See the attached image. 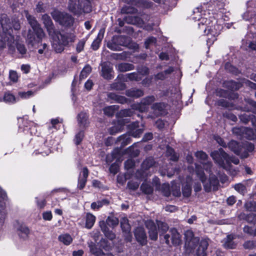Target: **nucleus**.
Returning a JSON list of instances; mask_svg holds the SVG:
<instances>
[{
	"mask_svg": "<svg viewBox=\"0 0 256 256\" xmlns=\"http://www.w3.org/2000/svg\"><path fill=\"white\" fill-rule=\"evenodd\" d=\"M0 23L2 28V34H0V48H4L7 44L9 50L12 53L15 50V46L19 53L22 56L26 54V49L24 46L21 44L15 42L14 36L12 34V28L14 30H18L20 28L19 20L17 18H13L10 22L6 16H2Z\"/></svg>",
	"mask_w": 256,
	"mask_h": 256,
	"instance_id": "nucleus-1",
	"label": "nucleus"
},
{
	"mask_svg": "<svg viewBox=\"0 0 256 256\" xmlns=\"http://www.w3.org/2000/svg\"><path fill=\"white\" fill-rule=\"evenodd\" d=\"M42 20L50 36L52 47L56 52H61L64 50V46L74 41L75 36L74 34L62 35L56 31L48 15H42Z\"/></svg>",
	"mask_w": 256,
	"mask_h": 256,
	"instance_id": "nucleus-2",
	"label": "nucleus"
},
{
	"mask_svg": "<svg viewBox=\"0 0 256 256\" xmlns=\"http://www.w3.org/2000/svg\"><path fill=\"white\" fill-rule=\"evenodd\" d=\"M195 156L204 168L205 171L210 174L209 180L206 181L204 170L200 166L196 164V174L202 182L205 190L209 192L212 188L216 190L219 184L218 180L215 176L210 174L212 163L207 161V154L202 151H198L196 153Z\"/></svg>",
	"mask_w": 256,
	"mask_h": 256,
	"instance_id": "nucleus-3",
	"label": "nucleus"
},
{
	"mask_svg": "<svg viewBox=\"0 0 256 256\" xmlns=\"http://www.w3.org/2000/svg\"><path fill=\"white\" fill-rule=\"evenodd\" d=\"M198 26L208 36V44H212L216 40L222 28V20L216 19L214 16L202 18L200 23H198Z\"/></svg>",
	"mask_w": 256,
	"mask_h": 256,
	"instance_id": "nucleus-4",
	"label": "nucleus"
},
{
	"mask_svg": "<svg viewBox=\"0 0 256 256\" xmlns=\"http://www.w3.org/2000/svg\"><path fill=\"white\" fill-rule=\"evenodd\" d=\"M24 14L33 30V32L31 30L28 31L27 42L28 44L34 46L42 40L44 36V33L36 18L29 14L28 11L24 10Z\"/></svg>",
	"mask_w": 256,
	"mask_h": 256,
	"instance_id": "nucleus-5",
	"label": "nucleus"
},
{
	"mask_svg": "<svg viewBox=\"0 0 256 256\" xmlns=\"http://www.w3.org/2000/svg\"><path fill=\"white\" fill-rule=\"evenodd\" d=\"M210 156L217 164L226 170H230L231 162L235 164L239 163L238 158L229 156L222 148L212 152Z\"/></svg>",
	"mask_w": 256,
	"mask_h": 256,
	"instance_id": "nucleus-6",
	"label": "nucleus"
},
{
	"mask_svg": "<svg viewBox=\"0 0 256 256\" xmlns=\"http://www.w3.org/2000/svg\"><path fill=\"white\" fill-rule=\"evenodd\" d=\"M88 2L86 0H69L68 8L70 11L75 14H80L82 12H88L90 8L88 5L85 6Z\"/></svg>",
	"mask_w": 256,
	"mask_h": 256,
	"instance_id": "nucleus-7",
	"label": "nucleus"
},
{
	"mask_svg": "<svg viewBox=\"0 0 256 256\" xmlns=\"http://www.w3.org/2000/svg\"><path fill=\"white\" fill-rule=\"evenodd\" d=\"M51 15L53 19L62 26H70L73 24L74 18L68 14L54 10L51 12Z\"/></svg>",
	"mask_w": 256,
	"mask_h": 256,
	"instance_id": "nucleus-8",
	"label": "nucleus"
},
{
	"mask_svg": "<svg viewBox=\"0 0 256 256\" xmlns=\"http://www.w3.org/2000/svg\"><path fill=\"white\" fill-rule=\"evenodd\" d=\"M212 7L210 4H204L203 6H200V7H198L194 9L193 11V14L192 16V18L194 20H198L199 22L198 23H200V20L203 18H208V16L207 17H202V10H205V9L208 10V11H213L214 10H210V8Z\"/></svg>",
	"mask_w": 256,
	"mask_h": 256,
	"instance_id": "nucleus-9",
	"label": "nucleus"
},
{
	"mask_svg": "<svg viewBox=\"0 0 256 256\" xmlns=\"http://www.w3.org/2000/svg\"><path fill=\"white\" fill-rule=\"evenodd\" d=\"M120 225L122 230L124 233L125 240L127 242H131L132 236L130 234V226L126 218H122L120 220Z\"/></svg>",
	"mask_w": 256,
	"mask_h": 256,
	"instance_id": "nucleus-10",
	"label": "nucleus"
},
{
	"mask_svg": "<svg viewBox=\"0 0 256 256\" xmlns=\"http://www.w3.org/2000/svg\"><path fill=\"white\" fill-rule=\"evenodd\" d=\"M6 197V192L0 188V224L4 222L6 216L4 200Z\"/></svg>",
	"mask_w": 256,
	"mask_h": 256,
	"instance_id": "nucleus-11",
	"label": "nucleus"
},
{
	"mask_svg": "<svg viewBox=\"0 0 256 256\" xmlns=\"http://www.w3.org/2000/svg\"><path fill=\"white\" fill-rule=\"evenodd\" d=\"M135 238L141 245H146L147 243V237L144 228L139 227L134 231Z\"/></svg>",
	"mask_w": 256,
	"mask_h": 256,
	"instance_id": "nucleus-12",
	"label": "nucleus"
},
{
	"mask_svg": "<svg viewBox=\"0 0 256 256\" xmlns=\"http://www.w3.org/2000/svg\"><path fill=\"white\" fill-rule=\"evenodd\" d=\"M146 226L148 230L150 238L154 240H156L158 238V230L154 222L152 220H148L146 222Z\"/></svg>",
	"mask_w": 256,
	"mask_h": 256,
	"instance_id": "nucleus-13",
	"label": "nucleus"
},
{
	"mask_svg": "<svg viewBox=\"0 0 256 256\" xmlns=\"http://www.w3.org/2000/svg\"><path fill=\"white\" fill-rule=\"evenodd\" d=\"M102 76L106 79H111L113 78L112 68L110 63L104 62L102 64Z\"/></svg>",
	"mask_w": 256,
	"mask_h": 256,
	"instance_id": "nucleus-14",
	"label": "nucleus"
},
{
	"mask_svg": "<svg viewBox=\"0 0 256 256\" xmlns=\"http://www.w3.org/2000/svg\"><path fill=\"white\" fill-rule=\"evenodd\" d=\"M155 100V98L154 96H148L142 100L140 104H139L137 108L140 112H144L146 110L147 106L150 104L152 102H153Z\"/></svg>",
	"mask_w": 256,
	"mask_h": 256,
	"instance_id": "nucleus-15",
	"label": "nucleus"
},
{
	"mask_svg": "<svg viewBox=\"0 0 256 256\" xmlns=\"http://www.w3.org/2000/svg\"><path fill=\"white\" fill-rule=\"evenodd\" d=\"M88 172L86 168H84L82 172H80L78 182V187L80 189H82L84 187L88 176Z\"/></svg>",
	"mask_w": 256,
	"mask_h": 256,
	"instance_id": "nucleus-16",
	"label": "nucleus"
},
{
	"mask_svg": "<svg viewBox=\"0 0 256 256\" xmlns=\"http://www.w3.org/2000/svg\"><path fill=\"white\" fill-rule=\"evenodd\" d=\"M130 134L134 138L140 137L144 131L143 128H139L138 122L132 124L130 126Z\"/></svg>",
	"mask_w": 256,
	"mask_h": 256,
	"instance_id": "nucleus-17",
	"label": "nucleus"
},
{
	"mask_svg": "<svg viewBox=\"0 0 256 256\" xmlns=\"http://www.w3.org/2000/svg\"><path fill=\"white\" fill-rule=\"evenodd\" d=\"M136 176L138 179L136 182L131 181L128 182V186L130 189L135 190L138 188L140 185V180L144 178V176L141 171H138L136 174Z\"/></svg>",
	"mask_w": 256,
	"mask_h": 256,
	"instance_id": "nucleus-18",
	"label": "nucleus"
},
{
	"mask_svg": "<svg viewBox=\"0 0 256 256\" xmlns=\"http://www.w3.org/2000/svg\"><path fill=\"white\" fill-rule=\"evenodd\" d=\"M122 39L120 37L114 36L112 39L107 43V46L112 50L120 51L121 50L118 44V42Z\"/></svg>",
	"mask_w": 256,
	"mask_h": 256,
	"instance_id": "nucleus-19",
	"label": "nucleus"
},
{
	"mask_svg": "<svg viewBox=\"0 0 256 256\" xmlns=\"http://www.w3.org/2000/svg\"><path fill=\"white\" fill-rule=\"evenodd\" d=\"M88 116L85 112H81L78 116V121L80 126L84 128L87 126Z\"/></svg>",
	"mask_w": 256,
	"mask_h": 256,
	"instance_id": "nucleus-20",
	"label": "nucleus"
},
{
	"mask_svg": "<svg viewBox=\"0 0 256 256\" xmlns=\"http://www.w3.org/2000/svg\"><path fill=\"white\" fill-rule=\"evenodd\" d=\"M172 234V241L174 244L179 245L181 242V236L176 228L170 230Z\"/></svg>",
	"mask_w": 256,
	"mask_h": 256,
	"instance_id": "nucleus-21",
	"label": "nucleus"
},
{
	"mask_svg": "<svg viewBox=\"0 0 256 256\" xmlns=\"http://www.w3.org/2000/svg\"><path fill=\"white\" fill-rule=\"evenodd\" d=\"M104 30H100L96 38L94 40L92 44V48L94 50H96L98 48L100 44L104 38Z\"/></svg>",
	"mask_w": 256,
	"mask_h": 256,
	"instance_id": "nucleus-22",
	"label": "nucleus"
},
{
	"mask_svg": "<svg viewBox=\"0 0 256 256\" xmlns=\"http://www.w3.org/2000/svg\"><path fill=\"white\" fill-rule=\"evenodd\" d=\"M3 101L6 103L14 104L18 101V98H16L10 92H6L4 95Z\"/></svg>",
	"mask_w": 256,
	"mask_h": 256,
	"instance_id": "nucleus-23",
	"label": "nucleus"
},
{
	"mask_svg": "<svg viewBox=\"0 0 256 256\" xmlns=\"http://www.w3.org/2000/svg\"><path fill=\"white\" fill-rule=\"evenodd\" d=\"M154 162L152 158H146L142 164V170H140L142 172V174L144 176L146 173V172H144V170H147L148 169L150 168L152 166H154Z\"/></svg>",
	"mask_w": 256,
	"mask_h": 256,
	"instance_id": "nucleus-24",
	"label": "nucleus"
},
{
	"mask_svg": "<svg viewBox=\"0 0 256 256\" xmlns=\"http://www.w3.org/2000/svg\"><path fill=\"white\" fill-rule=\"evenodd\" d=\"M228 146L234 154L238 156H240L242 147L236 142L234 140L230 141L228 144Z\"/></svg>",
	"mask_w": 256,
	"mask_h": 256,
	"instance_id": "nucleus-25",
	"label": "nucleus"
},
{
	"mask_svg": "<svg viewBox=\"0 0 256 256\" xmlns=\"http://www.w3.org/2000/svg\"><path fill=\"white\" fill-rule=\"evenodd\" d=\"M184 236L186 240V242L188 243L189 245L190 243L194 244L198 241V240L194 237L193 232L191 230H187L184 233Z\"/></svg>",
	"mask_w": 256,
	"mask_h": 256,
	"instance_id": "nucleus-26",
	"label": "nucleus"
},
{
	"mask_svg": "<svg viewBox=\"0 0 256 256\" xmlns=\"http://www.w3.org/2000/svg\"><path fill=\"white\" fill-rule=\"evenodd\" d=\"M30 233V230L25 226H21L18 230V234L23 240H26Z\"/></svg>",
	"mask_w": 256,
	"mask_h": 256,
	"instance_id": "nucleus-27",
	"label": "nucleus"
},
{
	"mask_svg": "<svg viewBox=\"0 0 256 256\" xmlns=\"http://www.w3.org/2000/svg\"><path fill=\"white\" fill-rule=\"evenodd\" d=\"M144 92L142 90L136 88H132L126 92V96L136 98L142 96Z\"/></svg>",
	"mask_w": 256,
	"mask_h": 256,
	"instance_id": "nucleus-28",
	"label": "nucleus"
},
{
	"mask_svg": "<svg viewBox=\"0 0 256 256\" xmlns=\"http://www.w3.org/2000/svg\"><path fill=\"white\" fill-rule=\"evenodd\" d=\"M96 222V216L92 214L88 213L86 216V227L88 229L91 228Z\"/></svg>",
	"mask_w": 256,
	"mask_h": 256,
	"instance_id": "nucleus-29",
	"label": "nucleus"
},
{
	"mask_svg": "<svg viewBox=\"0 0 256 256\" xmlns=\"http://www.w3.org/2000/svg\"><path fill=\"white\" fill-rule=\"evenodd\" d=\"M117 70L122 72H125L134 69L132 64L128 63H121L116 66Z\"/></svg>",
	"mask_w": 256,
	"mask_h": 256,
	"instance_id": "nucleus-30",
	"label": "nucleus"
},
{
	"mask_svg": "<svg viewBox=\"0 0 256 256\" xmlns=\"http://www.w3.org/2000/svg\"><path fill=\"white\" fill-rule=\"evenodd\" d=\"M58 240L65 245H69L72 243V238L70 234H64L58 236Z\"/></svg>",
	"mask_w": 256,
	"mask_h": 256,
	"instance_id": "nucleus-31",
	"label": "nucleus"
},
{
	"mask_svg": "<svg viewBox=\"0 0 256 256\" xmlns=\"http://www.w3.org/2000/svg\"><path fill=\"white\" fill-rule=\"evenodd\" d=\"M243 131L244 132V137L248 139L253 140L256 136L254 130L251 128L244 127L243 128Z\"/></svg>",
	"mask_w": 256,
	"mask_h": 256,
	"instance_id": "nucleus-32",
	"label": "nucleus"
},
{
	"mask_svg": "<svg viewBox=\"0 0 256 256\" xmlns=\"http://www.w3.org/2000/svg\"><path fill=\"white\" fill-rule=\"evenodd\" d=\"M108 96L112 98L118 102L120 104L126 103L127 101L126 98L124 96H118L116 94L114 93H110L108 94Z\"/></svg>",
	"mask_w": 256,
	"mask_h": 256,
	"instance_id": "nucleus-33",
	"label": "nucleus"
},
{
	"mask_svg": "<svg viewBox=\"0 0 256 256\" xmlns=\"http://www.w3.org/2000/svg\"><path fill=\"white\" fill-rule=\"evenodd\" d=\"M90 252L96 256H114L112 254H105L100 250H98L93 245H90Z\"/></svg>",
	"mask_w": 256,
	"mask_h": 256,
	"instance_id": "nucleus-34",
	"label": "nucleus"
},
{
	"mask_svg": "<svg viewBox=\"0 0 256 256\" xmlns=\"http://www.w3.org/2000/svg\"><path fill=\"white\" fill-rule=\"evenodd\" d=\"M224 84L232 90H238L240 88V84H237L232 80L226 82H224Z\"/></svg>",
	"mask_w": 256,
	"mask_h": 256,
	"instance_id": "nucleus-35",
	"label": "nucleus"
},
{
	"mask_svg": "<svg viewBox=\"0 0 256 256\" xmlns=\"http://www.w3.org/2000/svg\"><path fill=\"white\" fill-rule=\"evenodd\" d=\"M108 226L111 227H114L118 224V220L114 216H108L106 220Z\"/></svg>",
	"mask_w": 256,
	"mask_h": 256,
	"instance_id": "nucleus-36",
	"label": "nucleus"
},
{
	"mask_svg": "<svg viewBox=\"0 0 256 256\" xmlns=\"http://www.w3.org/2000/svg\"><path fill=\"white\" fill-rule=\"evenodd\" d=\"M108 202L106 200H103L101 201H98L97 202H94L91 204V208L93 210H98L102 207L103 205L108 204Z\"/></svg>",
	"mask_w": 256,
	"mask_h": 256,
	"instance_id": "nucleus-37",
	"label": "nucleus"
},
{
	"mask_svg": "<svg viewBox=\"0 0 256 256\" xmlns=\"http://www.w3.org/2000/svg\"><path fill=\"white\" fill-rule=\"evenodd\" d=\"M156 225L160 232L162 234L166 232L168 229V226L166 223L160 221H156Z\"/></svg>",
	"mask_w": 256,
	"mask_h": 256,
	"instance_id": "nucleus-38",
	"label": "nucleus"
},
{
	"mask_svg": "<svg viewBox=\"0 0 256 256\" xmlns=\"http://www.w3.org/2000/svg\"><path fill=\"white\" fill-rule=\"evenodd\" d=\"M50 152V147L46 146L45 144H44L40 149L36 151V154L40 153L43 156L48 155Z\"/></svg>",
	"mask_w": 256,
	"mask_h": 256,
	"instance_id": "nucleus-39",
	"label": "nucleus"
},
{
	"mask_svg": "<svg viewBox=\"0 0 256 256\" xmlns=\"http://www.w3.org/2000/svg\"><path fill=\"white\" fill-rule=\"evenodd\" d=\"M166 154L170 156V160L172 161H176L178 160V158L176 154L174 153V150L170 148H166Z\"/></svg>",
	"mask_w": 256,
	"mask_h": 256,
	"instance_id": "nucleus-40",
	"label": "nucleus"
},
{
	"mask_svg": "<svg viewBox=\"0 0 256 256\" xmlns=\"http://www.w3.org/2000/svg\"><path fill=\"white\" fill-rule=\"evenodd\" d=\"M92 69L90 66H86L82 70L80 78V79L85 78L91 72Z\"/></svg>",
	"mask_w": 256,
	"mask_h": 256,
	"instance_id": "nucleus-41",
	"label": "nucleus"
},
{
	"mask_svg": "<svg viewBox=\"0 0 256 256\" xmlns=\"http://www.w3.org/2000/svg\"><path fill=\"white\" fill-rule=\"evenodd\" d=\"M234 236L232 235H228L227 236L226 240L224 243V246L229 248H234V246L232 242Z\"/></svg>",
	"mask_w": 256,
	"mask_h": 256,
	"instance_id": "nucleus-42",
	"label": "nucleus"
},
{
	"mask_svg": "<svg viewBox=\"0 0 256 256\" xmlns=\"http://www.w3.org/2000/svg\"><path fill=\"white\" fill-rule=\"evenodd\" d=\"M115 106H111L104 108V112L105 114L108 116H112L114 113Z\"/></svg>",
	"mask_w": 256,
	"mask_h": 256,
	"instance_id": "nucleus-43",
	"label": "nucleus"
},
{
	"mask_svg": "<svg viewBox=\"0 0 256 256\" xmlns=\"http://www.w3.org/2000/svg\"><path fill=\"white\" fill-rule=\"evenodd\" d=\"M140 188L142 190L145 194H150L152 192V188L149 184H142Z\"/></svg>",
	"mask_w": 256,
	"mask_h": 256,
	"instance_id": "nucleus-44",
	"label": "nucleus"
},
{
	"mask_svg": "<svg viewBox=\"0 0 256 256\" xmlns=\"http://www.w3.org/2000/svg\"><path fill=\"white\" fill-rule=\"evenodd\" d=\"M182 192L184 196L188 197L191 194V188L190 184H186L182 188Z\"/></svg>",
	"mask_w": 256,
	"mask_h": 256,
	"instance_id": "nucleus-45",
	"label": "nucleus"
},
{
	"mask_svg": "<svg viewBox=\"0 0 256 256\" xmlns=\"http://www.w3.org/2000/svg\"><path fill=\"white\" fill-rule=\"evenodd\" d=\"M18 96L22 98L26 99L30 98L34 95V93L32 91L29 90L27 92H19L18 94Z\"/></svg>",
	"mask_w": 256,
	"mask_h": 256,
	"instance_id": "nucleus-46",
	"label": "nucleus"
},
{
	"mask_svg": "<svg viewBox=\"0 0 256 256\" xmlns=\"http://www.w3.org/2000/svg\"><path fill=\"white\" fill-rule=\"evenodd\" d=\"M112 88L116 90H124L126 88L125 84L122 82H118L113 84L112 85Z\"/></svg>",
	"mask_w": 256,
	"mask_h": 256,
	"instance_id": "nucleus-47",
	"label": "nucleus"
},
{
	"mask_svg": "<svg viewBox=\"0 0 256 256\" xmlns=\"http://www.w3.org/2000/svg\"><path fill=\"white\" fill-rule=\"evenodd\" d=\"M84 136V134L82 130H80L78 134H76L74 139L75 143L76 144H78L82 140Z\"/></svg>",
	"mask_w": 256,
	"mask_h": 256,
	"instance_id": "nucleus-48",
	"label": "nucleus"
},
{
	"mask_svg": "<svg viewBox=\"0 0 256 256\" xmlns=\"http://www.w3.org/2000/svg\"><path fill=\"white\" fill-rule=\"evenodd\" d=\"M156 42V39L154 37L148 38L145 42V46L146 48H150V45L154 44Z\"/></svg>",
	"mask_w": 256,
	"mask_h": 256,
	"instance_id": "nucleus-49",
	"label": "nucleus"
},
{
	"mask_svg": "<svg viewBox=\"0 0 256 256\" xmlns=\"http://www.w3.org/2000/svg\"><path fill=\"white\" fill-rule=\"evenodd\" d=\"M36 202L38 207L40 208H43L46 206V200L44 198H36Z\"/></svg>",
	"mask_w": 256,
	"mask_h": 256,
	"instance_id": "nucleus-50",
	"label": "nucleus"
},
{
	"mask_svg": "<svg viewBox=\"0 0 256 256\" xmlns=\"http://www.w3.org/2000/svg\"><path fill=\"white\" fill-rule=\"evenodd\" d=\"M243 128H232V132L236 135L244 137V132L243 131Z\"/></svg>",
	"mask_w": 256,
	"mask_h": 256,
	"instance_id": "nucleus-51",
	"label": "nucleus"
},
{
	"mask_svg": "<svg viewBox=\"0 0 256 256\" xmlns=\"http://www.w3.org/2000/svg\"><path fill=\"white\" fill-rule=\"evenodd\" d=\"M240 118L242 122L246 124L250 120L251 118L246 113H244V114L240 116Z\"/></svg>",
	"mask_w": 256,
	"mask_h": 256,
	"instance_id": "nucleus-52",
	"label": "nucleus"
},
{
	"mask_svg": "<svg viewBox=\"0 0 256 256\" xmlns=\"http://www.w3.org/2000/svg\"><path fill=\"white\" fill-rule=\"evenodd\" d=\"M208 240L206 239L202 240L200 243V248H202V252H204L208 246Z\"/></svg>",
	"mask_w": 256,
	"mask_h": 256,
	"instance_id": "nucleus-53",
	"label": "nucleus"
},
{
	"mask_svg": "<svg viewBox=\"0 0 256 256\" xmlns=\"http://www.w3.org/2000/svg\"><path fill=\"white\" fill-rule=\"evenodd\" d=\"M86 41L84 40H80L78 44L76 46V51L78 52H82L84 48Z\"/></svg>",
	"mask_w": 256,
	"mask_h": 256,
	"instance_id": "nucleus-54",
	"label": "nucleus"
},
{
	"mask_svg": "<svg viewBox=\"0 0 256 256\" xmlns=\"http://www.w3.org/2000/svg\"><path fill=\"white\" fill-rule=\"evenodd\" d=\"M42 218L46 220H50L52 218V212L50 211L44 212Z\"/></svg>",
	"mask_w": 256,
	"mask_h": 256,
	"instance_id": "nucleus-55",
	"label": "nucleus"
},
{
	"mask_svg": "<svg viewBox=\"0 0 256 256\" xmlns=\"http://www.w3.org/2000/svg\"><path fill=\"white\" fill-rule=\"evenodd\" d=\"M48 46L46 44H44L42 45V48H40L38 50V52L40 54H46L48 52Z\"/></svg>",
	"mask_w": 256,
	"mask_h": 256,
	"instance_id": "nucleus-56",
	"label": "nucleus"
},
{
	"mask_svg": "<svg viewBox=\"0 0 256 256\" xmlns=\"http://www.w3.org/2000/svg\"><path fill=\"white\" fill-rule=\"evenodd\" d=\"M118 165L117 164L114 163L110 166V172L116 174L118 172Z\"/></svg>",
	"mask_w": 256,
	"mask_h": 256,
	"instance_id": "nucleus-57",
	"label": "nucleus"
},
{
	"mask_svg": "<svg viewBox=\"0 0 256 256\" xmlns=\"http://www.w3.org/2000/svg\"><path fill=\"white\" fill-rule=\"evenodd\" d=\"M10 78L11 80L14 82H16L17 81L18 79V76L17 73L13 70H11L10 72Z\"/></svg>",
	"mask_w": 256,
	"mask_h": 256,
	"instance_id": "nucleus-58",
	"label": "nucleus"
},
{
	"mask_svg": "<svg viewBox=\"0 0 256 256\" xmlns=\"http://www.w3.org/2000/svg\"><path fill=\"white\" fill-rule=\"evenodd\" d=\"M127 78L130 80H138L139 78L138 76L136 73H130L126 75Z\"/></svg>",
	"mask_w": 256,
	"mask_h": 256,
	"instance_id": "nucleus-59",
	"label": "nucleus"
},
{
	"mask_svg": "<svg viewBox=\"0 0 256 256\" xmlns=\"http://www.w3.org/2000/svg\"><path fill=\"white\" fill-rule=\"evenodd\" d=\"M105 236L109 239L112 240L115 238V234L112 232L106 230L105 232H104Z\"/></svg>",
	"mask_w": 256,
	"mask_h": 256,
	"instance_id": "nucleus-60",
	"label": "nucleus"
},
{
	"mask_svg": "<svg viewBox=\"0 0 256 256\" xmlns=\"http://www.w3.org/2000/svg\"><path fill=\"white\" fill-rule=\"evenodd\" d=\"M234 189L238 192L242 193L244 190V187L242 184H238L234 186Z\"/></svg>",
	"mask_w": 256,
	"mask_h": 256,
	"instance_id": "nucleus-61",
	"label": "nucleus"
},
{
	"mask_svg": "<svg viewBox=\"0 0 256 256\" xmlns=\"http://www.w3.org/2000/svg\"><path fill=\"white\" fill-rule=\"evenodd\" d=\"M162 188H164V190L163 192L164 194L168 196L170 194L169 185L168 184H164L162 186Z\"/></svg>",
	"mask_w": 256,
	"mask_h": 256,
	"instance_id": "nucleus-62",
	"label": "nucleus"
},
{
	"mask_svg": "<svg viewBox=\"0 0 256 256\" xmlns=\"http://www.w3.org/2000/svg\"><path fill=\"white\" fill-rule=\"evenodd\" d=\"M124 165L126 169H129L134 166V162L132 160H128L125 162Z\"/></svg>",
	"mask_w": 256,
	"mask_h": 256,
	"instance_id": "nucleus-63",
	"label": "nucleus"
},
{
	"mask_svg": "<svg viewBox=\"0 0 256 256\" xmlns=\"http://www.w3.org/2000/svg\"><path fill=\"white\" fill-rule=\"evenodd\" d=\"M120 114L125 116H130L132 115V112L128 110H124L120 112Z\"/></svg>",
	"mask_w": 256,
	"mask_h": 256,
	"instance_id": "nucleus-64",
	"label": "nucleus"
}]
</instances>
